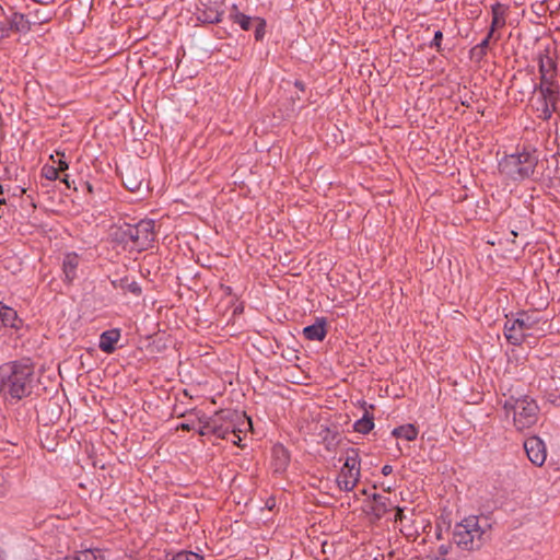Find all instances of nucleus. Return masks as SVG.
<instances>
[{"label":"nucleus","mask_w":560,"mask_h":560,"mask_svg":"<svg viewBox=\"0 0 560 560\" xmlns=\"http://www.w3.org/2000/svg\"><path fill=\"white\" fill-rule=\"evenodd\" d=\"M538 151L530 147H524L522 151L503 156L499 161L498 170L501 176L514 183L537 182L542 176V173L538 171Z\"/></svg>","instance_id":"nucleus-1"},{"label":"nucleus","mask_w":560,"mask_h":560,"mask_svg":"<svg viewBox=\"0 0 560 560\" xmlns=\"http://www.w3.org/2000/svg\"><path fill=\"white\" fill-rule=\"evenodd\" d=\"M1 390L12 399L28 396L33 388L34 366L28 361H14L0 368Z\"/></svg>","instance_id":"nucleus-2"},{"label":"nucleus","mask_w":560,"mask_h":560,"mask_svg":"<svg viewBox=\"0 0 560 560\" xmlns=\"http://www.w3.org/2000/svg\"><path fill=\"white\" fill-rule=\"evenodd\" d=\"M487 527L489 525L486 520L481 524L478 516H467L454 526L452 539L463 550L479 549L485 542Z\"/></svg>","instance_id":"nucleus-3"},{"label":"nucleus","mask_w":560,"mask_h":560,"mask_svg":"<svg viewBox=\"0 0 560 560\" xmlns=\"http://www.w3.org/2000/svg\"><path fill=\"white\" fill-rule=\"evenodd\" d=\"M503 408L508 417L512 415L514 427L518 431L530 428L538 420L539 408L528 396H511L504 400Z\"/></svg>","instance_id":"nucleus-4"},{"label":"nucleus","mask_w":560,"mask_h":560,"mask_svg":"<svg viewBox=\"0 0 560 560\" xmlns=\"http://www.w3.org/2000/svg\"><path fill=\"white\" fill-rule=\"evenodd\" d=\"M539 324L536 314L521 313L515 319H508L504 325V336L514 346L522 345L526 337L533 336L532 330Z\"/></svg>","instance_id":"nucleus-5"},{"label":"nucleus","mask_w":560,"mask_h":560,"mask_svg":"<svg viewBox=\"0 0 560 560\" xmlns=\"http://www.w3.org/2000/svg\"><path fill=\"white\" fill-rule=\"evenodd\" d=\"M361 477L360 456L355 448H349L336 482L341 491H352Z\"/></svg>","instance_id":"nucleus-6"},{"label":"nucleus","mask_w":560,"mask_h":560,"mask_svg":"<svg viewBox=\"0 0 560 560\" xmlns=\"http://www.w3.org/2000/svg\"><path fill=\"white\" fill-rule=\"evenodd\" d=\"M197 21L203 24H215L221 22L224 13V0H198Z\"/></svg>","instance_id":"nucleus-7"},{"label":"nucleus","mask_w":560,"mask_h":560,"mask_svg":"<svg viewBox=\"0 0 560 560\" xmlns=\"http://www.w3.org/2000/svg\"><path fill=\"white\" fill-rule=\"evenodd\" d=\"M537 92L539 93L538 102L540 103V106L537 107V110L540 112L538 117L542 120H548L557 109L560 88H538Z\"/></svg>","instance_id":"nucleus-8"},{"label":"nucleus","mask_w":560,"mask_h":560,"mask_svg":"<svg viewBox=\"0 0 560 560\" xmlns=\"http://www.w3.org/2000/svg\"><path fill=\"white\" fill-rule=\"evenodd\" d=\"M524 450L528 459L536 466H542L546 462L547 452L545 443L538 436H530L524 442Z\"/></svg>","instance_id":"nucleus-9"},{"label":"nucleus","mask_w":560,"mask_h":560,"mask_svg":"<svg viewBox=\"0 0 560 560\" xmlns=\"http://www.w3.org/2000/svg\"><path fill=\"white\" fill-rule=\"evenodd\" d=\"M559 88L557 81V74H540V82L536 83L534 78L526 77V90L521 91V97L516 98L517 102H524V100L537 92L538 88Z\"/></svg>","instance_id":"nucleus-10"},{"label":"nucleus","mask_w":560,"mask_h":560,"mask_svg":"<svg viewBox=\"0 0 560 560\" xmlns=\"http://www.w3.org/2000/svg\"><path fill=\"white\" fill-rule=\"evenodd\" d=\"M155 222L153 220H140L133 228L129 229V235L135 242L142 244L154 240Z\"/></svg>","instance_id":"nucleus-11"},{"label":"nucleus","mask_w":560,"mask_h":560,"mask_svg":"<svg viewBox=\"0 0 560 560\" xmlns=\"http://www.w3.org/2000/svg\"><path fill=\"white\" fill-rule=\"evenodd\" d=\"M24 194L25 189L19 185L0 183V206L23 207V205H18L16 200L22 198Z\"/></svg>","instance_id":"nucleus-12"},{"label":"nucleus","mask_w":560,"mask_h":560,"mask_svg":"<svg viewBox=\"0 0 560 560\" xmlns=\"http://www.w3.org/2000/svg\"><path fill=\"white\" fill-rule=\"evenodd\" d=\"M144 172L141 167L136 165H129L125 173L121 175L124 186L130 191L140 190L144 182Z\"/></svg>","instance_id":"nucleus-13"},{"label":"nucleus","mask_w":560,"mask_h":560,"mask_svg":"<svg viewBox=\"0 0 560 560\" xmlns=\"http://www.w3.org/2000/svg\"><path fill=\"white\" fill-rule=\"evenodd\" d=\"M509 12V5L500 2H495L491 5L492 21L490 25V36H493L495 30L502 28L506 24V15Z\"/></svg>","instance_id":"nucleus-14"},{"label":"nucleus","mask_w":560,"mask_h":560,"mask_svg":"<svg viewBox=\"0 0 560 560\" xmlns=\"http://www.w3.org/2000/svg\"><path fill=\"white\" fill-rule=\"evenodd\" d=\"M120 339V330L119 329H109L105 330L100 336V342L98 348L107 353L110 354L116 350V343Z\"/></svg>","instance_id":"nucleus-15"},{"label":"nucleus","mask_w":560,"mask_h":560,"mask_svg":"<svg viewBox=\"0 0 560 560\" xmlns=\"http://www.w3.org/2000/svg\"><path fill=\"white\" fill-rule=\"evenodd\" d=\"M80 257L75 253H68L62 260L63 280L71 283L77 278Z\"/></svg>","instance_id":"nucleus-16"},{"label":"nucleus","mask_w":560,"mask_h":560,"mask_svg":"<svg viewBox=\"0 0 560 560\" xmlns=\"http://www.w3.org/2000/svg\"><path fill=\"white\" fill-rule=\"evenodd\" d=\"M326 335V319L324 317L317 318L313 325L303 328V336L307 340L322 341Z\"/></svg>","instance_id":"nucleus-17"},{"label":"nucleus","mask_w":560,"mask_h":560,"mask_svg":"<svg viewBox=\"0 0 560 560\" xmlns=\"http://www.w3.org/2000/svg\"><path fill=\"white\" fill-rule=\"evenodd\" d=\"M272 464L276 472H283L290 464V453L281 444L272 447Z\"/></svg>","instance_id":"nucleus-18"},{"label":"nucleus","mask_w":560,"mask_h":560,"mask_svg":"<svg viewBox=\"0 0 560 560\" xmlns=\"http://www.w3.org/2000/svg\"><path fill=\"white\" fill-rule=\"evenodd\" d=\"M7 20L11 32L27 33L32 30V23L22 13L14 12L10 18H7Z\"/></svg>","instance_id":"nucleus-19"},{"label":"nucleus","mask_w":560,"mask_h":560,"mask_svg":"<svg viewBox=\"0 0 560 560\" xmlns=\"http://www.w3.org/2000/svg\"><path fill=\"white\" fill-rule=\"evenodd\" d=\"M19 322L16 311L0 302V326L18 328Z\"/></svg>","instance_id":"nucleus-20"},{"label":"nucleus","mask_w":560,"mask_h":560,"mask_svg":"<svg viewBox=\"0 0 560 560\" xmlns=\"http://www.w3.org/2000/svg\"><path fill=\"white\" fill-rule=\"evenodd\" d=\"M538 67L539 74H557V62L555 58L550 56L549 50L539 55Z\"/></svg>","instance_id":"nucleus-21"},{"label":"nucleus","mask_w":560,"mask_h":560,"mask_svg":"<svg viewBox=\"0 0 560 560\" xmlns=\"http://www.w3.org/2000/svg\"><path fill=\"white\" fill-rule=\"evenodd\" d=\"M230 19L244 31H249L254 23V18L240 12L235 4L231 9Z\"/></svg>","instance_id":"nucleus-22"},{"label":"nucleus","mask_w":560,"mask_h":560,"mask_svg":"<svg viewBox=\"0 0 560 560\" xmlns=\"http://www.w3.org/2000/svg\"><path fill=\"white\" fill-rule=\"evenodd\" d=\"M374 428V417L368 410L361 419L357 420L353 424V430L361 434H368Z\"/></svg>","instance_id":"nucleus-23"},{"label":"nucleus","mask_w":560,"mask_h":560,"mask_svg":"<svg viewBox=\"0 0 560 560\" xmlns=\"http://www.w3.org/2000/svg\"><path fill=\"white\" fill-rule=\"evenodd\" d=\"M392 434L397 439L415 441L418 436V429L413 424H404L395 428Z\"/></svg>","instance_id":"nucleus-24"},{"label":"nucleus","mask_w":560,"mask_h":560,"mask_svg":"<svg viewBox=\"0 0 560 560\" xmlns=\"http://www.w3.org/2000/svg\"><path fill=\"white\" fill-rule=\"evenodd\" d=\"M115 288L121 289L124 291H129L133 295L139 296L141 294V287L136 281H129L128 278H121L119 280L112 281Z\"/></svg>","instance_id":"nucleus-25"},{"label":"nucleus","mask_w":560,"mask_h":560,"mask_svg":"<svg viewBox=\"0 0 560 560\" xmlns=\"http://www.w3.org/2000/svg\"><path fill=\"white\" fill-rule=\"evenodd\" d=\"M372 499L374 501V505L372 508L373 514L377 518L383 517L387 512V503H389V500L378 493H374Z\"/></svg>","instance_id":"nucleus-26"},{"label":"nucleus","mask_w":560,"mask_h":560,"mask_svg":"<svg viewBox=\"0 0 560 560\" xmlns=\"http://www.w3.org/2000/svg\"><path fill=\"white\" fill-rule=\"evenodd\" d=\"M211 433L224 440H229L230 435L238 438V434L233 428L231 429L230 427L218 425L215 420H211Z\"/></svg>","instance_id":"nucleus-27"},{"label":"nucleus","mask_w":560,"mask_h":560,"mask_svg":"<svg viewBox=\"0 0 560 560\" xmlns=\"http://www.w3.org/2000/svg\"><path fill=\"white\" fill-rule=\"evenodd\" d=\"M63 560H103L100 550L85 549L74 556L65 557Z\"/></svg>","instance_id":"nucleus-28"},{"label":"nucleus","mask_w":560,"mask_h":560,"mask_svg":"<svg viewBox=\"0 0 560 560\" xmlns=\"http://www.w3.org/2000/svg\"><path fill=\"white\" fill-rule=\"evenodd\" d=\"M255 23V39L261 42L266 34L267 23L262 18H254Z\"/></svg>","instance_id":"nucleus-29"},{"label":"nucleus","mask_w":560,"mask_h":560,"mask_svg":"<svg viewBox=\"0 0 560 560\" xmlns=\"http://www.w3.org/2000/svg\"><path fill=\"white\" fill-rule=\"evenodd\" d=\"M40 174L48 180H56L59 178V174L61 173L55 165L45 164L40 170Z\"/></svg>","instance_id":"nucleus-30"},{"label":"nucleus","mask_w":560,"mask_h":560,"mask_svg":"<svg viewBox=\"0 0 560 560\" xmlns=\"http://www.w3.org/2000/svg\"><path fill=\"white\" fill-rule=\"evenodd\" d=\"M526 77H530V75L525 74L523 77V81H524L523 84L520 83L521 79L517 75H513V78H512V83H511L510 90L515 92V100L521 97V91L526 90Z\"/></svg>","instance_id":"nucleus-31"},{"label":"nucleus","mask_w":560,"mask_h":560,"mask_svg":"<svg viewBox=\"0 0 560 560\" xmlns=\"http://www.w3.org/2000/svg\"><path fill=\"white\" fill-rule=\"evenodd\" d=\"M442 40H443V33L442 31L438 30L434 32L433 39L429 43V47L431 49H435L438 52H442Z\"/></svg>","instance_id":"nucleus-32"},{"label":"nucleus","mask_w":560,"mask_h":560,"mask_svg":"<svg viewBox=\"0 0 560 560\" xmlns=\"http://www.w3.org/2000/svg\"><path fill=\"white\" fill-rule=\"evenodd\" d=\"M57 155V168L60 173H65L69 168V161L66 158V153L63 151L56 150Z\"/></svg>","instance_id":"nucleus-33"},{"label":"nucleus","mask_w":560,"mask_h":560,"mask_svg":"<svg viewBox=\"0 0 560 560\" xmlns=\"http://www.w3.org/2000/svg\"><path fill=\"white\" fill-rule=\"evenodd\" d=\"M171 560H203V558L191 551H180L176 553Z\"/></svg>","instance_id":"nucleus-34"},{"label":"nucleus","mask_w":560,"mask_h":560,"mask_svg":"<svg viewBox=\"0 0 560 560\" xmlns=\"http://www.w3.org/2000/svg\"><path fill=\"white\" fill-rule=\"evenodd\" d=\"M487 55V51L481 49L478 45H475L469 50V57L476 62H480Z\"/></svg>","instance_id":"nucleus-35"},{"label":"nucleus","mask_w":560,"mask_h":560,"mask_svg":"<svg viewBox=\"0 0 560 560\" xmlns=\"http://www.w3.org/2000/svg\"><path fill=\"white\" fill-rule=\"evenodd\" d=\"M9 22L7 19L4 20H0V42L2 39H5L10 36L11 34V28H9Z\"/></svg>","instance_id":"nucleus-36"},{"label":"nucleus","mask_w":560,"mask_h":560,"mask_svg":"<svg viewBox=\"0 0 560 560\" xmlns=\"http://www.w3.org/2000/svg\"><path fill=\"white\" fill-rule=\"evenodd\" d=\"M35 16H36V21L34 23H37V24L47 23L51 19L50 15L40 14L39 10L35 11Z\"/></svg>","instance_id":"nucleus-37"},{"label":"nucleus","mask_w":560,"mask_h":560,"mask_svg":"<svg viewBox=\"0 0 560 560\" xmlns=\"http://www.w3.org/2000/svg\"><path fill=\"white\" fill-rule=\"evenodd\" d=\"M492 38V36H490V31L488 32L487 36L479 43L477 44L481 49L483 50H488L489 48V44H490V39Z\"/></svg>","instance_id":"nucleus-38"},{"label":"nucleus","mask_w":560,"mask_h":560,"mask_svg":"<svg viewBox=\"0 0 560 560\" xmlns=\"http://www.w3.org/2000/svg\"><path fill=\"white\" fill-rule=\"evenodd\" d=\"M210 432H211V420H210V421L205 422V423L200 427V429H199V434H200V435H206V434H208V433H210Z\"/></svg>","instance_id":"nucleus-39"},{"label":"nucleus","mask_w":560,"mask_h":560,"mask_svg":"<svg viewBox=\"0 0 560 560\" xmlns=\"http://www.w3.org/2000/svg\"><path fill=\"white\" fill-rule=\"evenodd\" d=\"M404 518H405L404 510L400 508H396L395 522H398V521L402 522Z\"/></svg>","instance_id":"nucleus-40"},{"label":"nucleus","mask_w":560,"mask_h":560,"mask_svg":"<svg viewBox=\"0 0 560 560\" xmlns=\"http://www.w3.org/2000/svg\"><path fill=\"white\" fill-rule=\"evenodd\" d=\"M178 428H180L182 430H185V431H190V430L195 429V425H194V423L183 422L179 424Z\"/></svg>","instance_id":"nucleus-41"},{"label":"nucleus","mask_w":560,"mask_h":560,"mask_svg":"<svg viewBox=\"0 0 560 560\" xmlns=\"http://www.w3.org/2000/svg\"><path fill=\"white\" fill-rule=\"evenodd\" d=\"M58 179H60L62 183H65V184H66V186H67L68 188H70L69 175H68V174H66V173H61V174H59V178H58Z\"/></svg>","instance_id":"nucleus-42"},{"label":"nucleus","mask_w":560,"mask_h":560,"mask_svg":"<svg viewBox=\"0 0 560 560\" xmlns=\"http://www.w3.org/2000/svg\"><path fill=\"white\" fill-rule=\"evenodd\" d=\"M294 86L296 89H299L300 91H302V92H304L305 89H306L305 83L303 81H301V80H295L294 81Z\"/></svg>","instance_id":"nucleus-43"},{"label":"nucleus","mask_w":560,"mask_h":560,"mask_svg":"<svg viewBox=\"0 0 560 560\" xmlns=\"http://www.w3.org/2000/svg\"><path fill=\"white\" fill-rule=\"evenodd\" d=\"M9 178V168L4 167L2 172H0V183Z\"/></svg>","instance_id":"nucleus-44"},{"label":"nucleus","mask_w":560,"mask_h":560,"mask_svg":"<svg viewBox=\"0 0 560 560\" xmlns=\"http://www.w3.org/2000/svg\"><path fill=\"white\" fill-rule=\"evenodd\" d=\"M392 471H393V467L390 465H384L383 468H382V474L384 476L390 475Z\"/></svg>","instance_id":"nucleus-45"},{"label":"nucleus","mask_w":560,"mask_h":560,"mask_svg":"<svg viewBox=\"0 0 560 560\" xmlns=\"http://www.w3.org/2000/svg\"><path fill=\"white\" fill-rule=\"evenodd\" d=\"M49 160L52 162V164H51V165L57 166V155H56V153H55V154H51V155L49 156Z\"/></svg>","instance_id":"nucleus-46"},{"label":"nucleus","mask_w":560,"mask_h":560,"mask_svg":"<svg viewBox=\"0 0 560 560\" xmlns=\"http://www.w3.org/2000/svg\"><path fill=\"white\" fill-rule=\"evenodd\" d=\"M234 444H237L240 441H241V438H233L232 435H230V439Z\"/></svg>","instance_id":"nucleus-47"},{"label":"nucleus","mask_w":560,"mask_h":560,"mask_svg":"<svg viewBox=\"0 0 560 560\" xmlns=\"http://www.w3.org/2000/svg\"><path fill=\"white\" fill-rule=\"evenodd\" d=\"M85 186H86L88 191L92 194L93 192L92 185L90 183H85Z\"/></svg>","instance_id":"nucleus-48"},{"label":"nucleus","mask_w":560,"mask_h":560,"mask_svg":"<svg viewBox=\"0 0 560 560\" xmlns=\"http://www.w3.org/2000/svg\"><path fill=\"white\" fill-rule=\"evenodd\" d=\"M429 560H446L445 558H440V557H434V558H430Z\"/></svg>","instance_id":"nucleus-49"}]
</instances>
